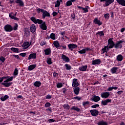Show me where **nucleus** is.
<instances>
[{"instance_id":"7ed1b4c3","label":"nucleus","mask_w":125,"mask_h":125,"mask_svg":"<svg viewBox=\"0 0 125 125\" xmlns=\"http://www.w3.org/2000/svg\"><path fill=\"white\" fill-rule=\"evenodd\" d=\"M108 44L107 45L108 46V48H113L114 46H115V42L113 41V39L110 38L107 41Z\"/></svg>"},{"instance_id":"5701e85b","label":"nucleus","mask_w":125,"mask_h":125,"mask_svg":"<svg viewBox=\"0 0 125 125\" xmlns=\"http://www.w3.org/2000/svg\"><path fill=\"white\" fill-rule=\"evenodd\" d=\"M75 1H76V0H68L65 4V6H71V5H72V4H73L72 2H74Z\"/></svg>"},{"instance_id":"4c0bfd02","label":"nucleus","mask_w":125,"mask_h":125,"mask_svg":"<svg viewBox=\"0 0 125 125\" xmlns=\"http://www.w3.org/2000/svg\"><path fill=\"white\" fill-rule=\"evenodd\" d=\"M9 98V97L8 95H5L4 96H2L0 98V99L1 101H5L6 99H8Z\"/></svg>"},{"instance_id":"72a5a7b5","label":"nucleus","mask_w":125,"mask_h":125,"mask_svg":"<svg viewBox=\"0 0 125 125\" xmlns=\"http://www.w3.org/2000/svg\"><path fill=\"white\" fill-rule=\"evenodd\" d=\"M71 110H74L75 111H77V112H81V109L75 106H72V108H71Z\"/></svg>"},{"instance_id":"2eb2a0df","label":"nucleus","mask_w":125,"mask_h":125,"mask_svg":"<svg viewBox=\"0 0 125 125\" xmlns=\"http://www.w3.org/2000/svg\"><path fill=\"white\" fill-rule=\"evenodd\" d=\"M68 47L70 50H73V49L77 48V47H78V45L74 43L69 44L68 45Z\"/></svg>"},{"instance_id":"9b49d317","label":"nucleus","mask_w":125,"mask_h":125,"mask_svg":"<svg viewBox=\"0 0 125 125\" xmlns=\"http://www.w3.org/2000/svg\"><path fill=\"white\" fill-rule=\"evenodd\" d=\"M37 58V53L32 52L28 56V60H31V59H36Z\"/></svg>"},{"instance_id":"09e8293b","label":"nucleus","mask_w":125,"mask_h":125,"mask_svg":"<svg viewBox=\"0 0 125 125\" xmlns=\"http://www.w3.org/2000/svg\"><path fill=\"white\" fill-rule=\"evenodd\" d=\"M18 75V69L15 68L14 72V76H17Z\"/></svg>"},{"instance_id":"9d476101","label":"nucleus","mask_w":125,"mask_h":125,"mask_svg":"<svg viewBox=\"0 0 125 125\" xmlns=\"http://www.w3.org/2000/svg\"><path fill=\"white\" fill-rule=\"evenodd\" d=\"M91 101H94V102H98L100 101V98L98 96L94 95L92 98H91Z\"/></svg>"},{"instance_id":"338daca9","label":"nucleus","mask_w":125,"mask_h":125,"mask_svg":"<svg viewBox=\"0 0 125 125\" xmlns=\"http://www.w3.org/2000/svg\"><path fill=\"white\" fill-rule=\"evenodd\" d=\"M53 77H54V78H55L56 77H58V73L54 72L53 73Z\"/></svg>"},{"instance_id":"37998d69","label":"nucleus","mask_w":125,"mask_h":125,"mask_svg":"<svg viewBox=\"0 0 125 125\" xmlns=\"http://www.w3.org/2000/svg\"><path fill=\"white\" fill-rule=\"evenodd\" d=\"M96 35V36L97 35H99L100 37H102L104 36V33H103V31H99V32H98Z\"/></svg>"},{"instance_id":"39448f33","label":"nucleus","mask_w":125,"mask_h":125,"mask_svg":"<svg viewBox=\"0 0 125 125\" xmlns=\"http://www.w3.org/2000/svg\"><path fill=\"white\" fill-rule=\"evenodd\" d=\"M4 29L6 32H12V31H13V27L9 24L5 25Z\"/></svg>"},{"instance_id":"c03bdc74","label":"nucleus","mask_w":125,"mask_h":125,"mask_svg":"<svg viewBox=\"0 0 125 125\" xmlns=\"http://www.w3.org/2000/svg\"><path fill=\"white\" fill-rule=\"evenodd\" d=\"M13 30H14V31H16L17 30H18V25L17 23H15Z\"/></svg>"},{"instance_id":"58836bf2","label":"nucleus","mask_w":125,"mask_h":125,"mask_svg":"<svg viewBox=\"0 0 125 125\" xmlns=\"http://www.w3.org/2000/svg\"><path fill=\"white\" fill-rule=\"evenodd\" d=\"M64 66L65 67L66 70H71V69H72V66H71V65H70V64H65L64 65Z\"/></svg>"},{"instance_id":"dca6fc26","label":"nucleus","mask_w":125,"mask_h":125,"mask_svg":"<svg viewBox=\"0 0 125 125\" xmlns=\"http://www.w3.org/2000/svg\"><path fill=\"white\" fill-rule=\"evenodd\" d=\"M99 64H101L100 59H96L92 61V65H99Z\"/></svg>"},{"instance_id":"4be33fe9","label":"nucleus","mask_w":125,"mask_h":125,"mask_svg":"<svg viewBox=\"0 0 125 125\" xmlns=\"http://www.w3.org/2000/svg\"><path fill=\"white\" fill-rule=\"evenodd\" d=\"M80 90H81V89L79 87H76L74 89V94H76V95H79V93H80Z\"/></svg>"},{"instance_id":"774afa93","label":"nucleus","mask_w":125,"mask_h":125,"mask_svg":"<svg viewBox=\"0 0 125 125\" xmlns=\"http://www.w3.org/2000/svg\"><path fill=\"white\" fill-rule=\"evenodd\" d=\"M58 14V13L56 12H53V16L55 17Z\"/></svg>"},{"instance_id":"052dcab7","label":"nucleus","mask_w":125,"mask_h":125,"mask_svg":"<svg viewBox=\"0 0 125 125\" xmlns=\"http://www.w3.org/2000/svg\"><path fill=\"white\" fill-rule=\"evenodd\" d=\"M52 97H51V96H50V95H47V96H46V99H51Z\"/></svg>"},{"instance_id":"cd10ccee","label":"nucleus","mask_w":125,"mask_h":125,"mask_svg":"<svg viewBox=\"0 0 125 125\" xmlns=\"http://www.w3.org/2000/svg\"><path fill=\"white\" fill-rule=\"evenodd\" d=\"M34 85L36 87H40L42 85V83L40 81H36L34 83Z\"/></svg>"},{"instance_id":"79ce46f5","label":"nucleus","mask_w":125,"mask_h":125,"mask_svg":"<svg viewBox=\"0 0 125 125\" xmlns=\"http://www.w3.org/2000/svg\"><path fill=\"white\" fill-rule=\"evenodd\" d=\"M11 50H12V51H13L14 52H16V53L19 52L18 48L12 47L11 48Z\"/></svg>"},{"instance_id":"bf43d9fd","label":"nucleus","mask_w":125,"mask_h":125,"mask_svg":"<svg viewBox=\"0 0 125 125\" xmlns=\"http://www.w3.org/2000/svg\"><path fill=\"white\" fill-rule=\"evenodd\" d=\"M48 121L49 123H54V122H55V120L53 119H50Z\"/></svg>"},{"instance_id":"69168bd1","label":"nucleus","mask_w":125,"mask_h":125,"mask_svg":"<svg viewBox=\"0 0 125 125\" xmlns=\"http://www.w3.org/2000/svg\"><path fill=\"white\" fill-rule=\"evenodd\" d=\"M64 108L70 109V105H69V104H64Z\"/></svg>"},{"instance_id":"864d4df0","label":"nucleus","mask_w":125,"mask_h":125,"mask_svg":"<svg viewBox=\"0 0 125 125\" xmlns=\"http://www.w3.org/2000/svg\"><path fill=\"white\" fill-rule=\"evenodd\" d=\"M45 107H46V108L48 107H50V106H51V104H50V103H46L45 105H44Z\"/></svg>"},{"instance_id":"3c124183","label":"nucleus","mask_w":125,"mask_h":125,"mask_svg":"<svg viewBox=\"0 0 125 125\" xmlns=\"http://www.w3.org/2000/svg\"><path fill=\"white\" fill-rule=\"evenodd\" d=\"M71 18L72 19L73 21H75L76 20V15L75 14H72L71 15Z\"/></svg>"},{"instance_id":"4468645a","label":"nucleus","mask_w":125,"mask_h":125,"mask_svg":"<svg viewBox=\"0 0 125 125\" xmlns=\"http://www.w3.org/2000/svg\"><path fill=\"white\" fill-rule=\"evenodd\" d=\"M45 17H50V14L46 11V10H44V11L42 12V19H45Z\"/></svg>"},{"instance_id":"473e14b6","label":"nucleus","mask_w":125,"mask_h":125,"mask_svg":"<svg viewBox=\"0 0 125 125\" xmlns=\"http://www.w3.org/2000/svg\"><path fill=\"white\" fill-rule=\"evenodd\" d=\"M90 8H89V6H85V8H83L82 9V10L83 11V13H86L88 12V9H89Z\"/></svg>"},{"instance_id":"e433bc0d","label":"nucleus","mask_w":125,"mask_h":125,"mask_svg":"<svg viewBox=\"0 0 125 125\" xmlns=\"http://www.w3.org/2000/svg\"><path fill=\"white\" fill-rule=\"evenodd\" d=\"M117 60H118V61H123V56L122 55H118L117 56Z\"/></svg>"},{"instance_id":"6e6d98bb","label":"nucleus","mask_w":125,"mask_h":125,"mask_svg":"<svg viewBox=\"0 0 125 125\" xmlns=\"http://www.w3.org/2000/svg\"><path fill=\"white\" fill-rule=\"evenodd\" d=\"M7 78L8 77H4L0 78V83H2V82H3V80H4V79H7Z\"/></svg>"},{"instance_id":"2f4dec72","label":"nucleus","mask_w":125,"mask_h":125,"mask_svg":"<svg viewBox=\"0 0 125 125\" xmlns=\"http://www.w3.org/2000/svg\"><path fill=\"white\" fill-rule=\"evenodd\" d=\"M56 35L54 33H51L50 35V38L51 39V40H53V41H55V40H56Z\"/></svg>"},{"instance_id":"f3484780","label":"nucleus","mask_w":125,"mask_h":125,"mask_svg":"<svg viewBox=\"0 0 125 125\" xmlns=\"http://www.w3.org/2000/svg\"><path fill=\"white\" fill-rule=\"evenodd\" d=\"M112 100L111 99H107L104 101H102L101 103L103 106H106L108 103L111 102Z\"/></svg>"},{"instance_id":"e2e57ef3","label":"nucleus","mask_w":125,"mask_h":125,"mask_svg":"<svg viewBox=\"0 0 125 125\" xmlns=\"http://www.w3.org/2000/svg\"><path fill=\"white\" fill-rule=\"evenodd\" d=\"M20 55H21V56H22V57H25V56H26V53H21L20 54Z\"/></svg>"},{"instance_id":"393cba45","label":"nucleus","mask_w":125,"mask_h":125,"mask_svg":"<svg viewBox=\"0 0 125 125\" xmlns=\"http://www.w3.org/2000/svg\"><path fill=\"white\" fill-rule=\"evenodd\" d=\"M36 25L35 24H32L30 30L32 33H35L36 32Z\"/></svg>"},{"instance_id":"bb28decb","label":"nucleus","mask_w":125,"mask_h":125,"mask_svg":"<svg viewBox=\"0 0 125 125\" xmlns=\"http://www.w3.org/2000/svg\"><path fill=\"white\" fill-rule=\"evenodd\" d=\"M45 52V55H49L51 53V50L50 48H47L44 50Z\"/></svg>"},{"instance_id":"0e129e2a","label":"nucleus","mask_w":125,"mask_h":125,"mask_svg":"<svg viewBox=\"0 0 125 125\" xmlns=\"http://www.w3.org/2000/svg\"><path fill=\"white\" fill-rule=\"evenodd\" d=\"M13 56L16 58L17 59H20V57H19V56L16 55H13Z\"/></svg>"},{"instance_id":"ea45409f","label":"nucleus","mask_w":125,"mask_h":125,"mask_svg":"<svg viewBox=\"0 0 125 125\" xmlns=\"http://www.w3.org/2000/svg\"><path fill=\"white\" fill-rule=\"evenodd\" d=\"M36 10L38 12V13H41V12H42V13L44 11V10L42 9H41L40 8H37Z\"/></svg>"},{"instance_id":"7c9ffc66","label":"nucleus","mask_w":125,"mask_h":125,"mask_svg":"<svg viewBox=\"0 0 125 125\" xmlns=\"http://www.w3.org/2000/svg\"><path fill=\"white\" fill-rule=\"evenodd\" d=\"M36 67H37V65H36V64L30 65L28 66V70L32 71V70H34V69H35V68H36Z\"/></svg>"},{"instance_id":"49530a36","label":"nucleus","mask_w":125,"mask_h":125,"mask_svg":"<svg viewBox=\"0 0 125 125\" xmlns=\"http://www.w3.org/2000/svg\"><path fill=\"white\" fill-rule=\"evenodd\" d=\"M104 17L106 20H108L109 19V18L110 17V14L109 13L105 14L104 15Z\"/></svg>"},{"instance_id":"a19ab883","label":"nucleus","mask_w":125,"mask_h":125,"mask_svg":"<svg viewBox=\"0 0 125 125\" xmlns=\"http://www.w3.org/2000/svg\"><path fill=\"white\" fill-rule=\"evenodd\" d=\"M60 4H61L60 1L58 0L55 3V7H59V6H60Z\"/></svg>"},{"instance_id":"f704fd0d","label":"nucleus","mask_w":125,"mask_h":125,"mask_svg":"<svg viewBox=\"0 0 125 125\" xmlns=\"http://www.w3.org/2000/svg\"><path fill=\"white\" fill-rule=\"evenodd\" d=\"M98 125H108V123L104 121H101L98 123Z\"/></svg>"},{"instance_id":"ddd939ff","label":"nucleus","mask_w":125,"mask_h":125,"mask_svg":"<svg viewBox=\"0 0 125 125\" xmlns=\"http://www.w3.org/2000/svg\"><path fill=\"white\" fill-rule=\"evenodd\" d=\"M30 45H31V43L28 42H25L22 44V47H23L24 49H27V48L30 47Z\"/></svg>"},{"instance_id":"a878e982","label":"nucleus","mask_w":125,"mask_h":125,"mask_svg":"<svg viewBox=\"0 0 125 125\" xmlns=\"http://www.w3.org/2000/svg\"><path fill=\"white\" fill-rule=\"evenodd\" d=\"M119 4H121L122 6H125V0H116Z\"/></svg>"},{"instance_id":"0eeeda50","label":"nucleus","mask_w":125,"mask_h":125,"mask_svg":"<svg viewBox=\"0 0 125 125\" xmlns=\"http://www.w3.org/2000/svg\"><path fill=\"white\" fill-rule=\"evenodd\" d=\"M100 1H105L104 6H109L111 3H113V2H114V0H100Z\"/></svg>"},{"instance_id":"f8f14e48","label":"nucleus","mask_w":125,"mask_h":125,"mask_svg":"<svg viewBox=\"0 0 125 125\" xmlns=\"http://www.w3.org/2000/svg\"><path fill=\"white\" fill-rule=\"evenodd\" d=\"M101 96L102 97V98H108V97L110 96V93L109 92H104L102 93Z\"/></svg>"},{"instance_id":"c756f323","label":"nucleus","mask_w":125,"mask_h":125,"mask_svg":"<svg viewBox=\"0 0 125 125\" xmlns=\"http://www.w3.org/2000/svg\"><path fill=\"white\" fill-rule=\"evenodd\" d=\"M53 44L54 46L56 47V48H58L59 47H61V46H60V44H59V42H58V41H54L53 42Z\"/></svg>"},{"instance_id":"aec40b11","label":"nucleus","mask_w":125,"mask_h":125,"mask_svg":"<svg viewBox=\"0 0 125 125\" xmlns=\"http://www.w3.org/2000/svg\"><path fill=\"white\" fill-rule=\"evenodd\" d=\"M93 22L95 24H96L97 25H99V26H101V25H102V22L100 21V20H99L98 19L95 18Z\"/></svg>"},{"instance_id":"412c9836","label":"nucleus","mask_w":125,"mask_h":125,"mask_svg":"<svg viewBox=\"0 0 125 125\" xmlns=\"http://www.w3.org/2000/svg\"><path fill=\"white\" fill-rule=\"evenodd\" d=\"M109 49H110V48H109L108 45L105 46L104 48H102L103 53H107V52L109 51Z\"/></svg>"},{"instance_id":"6e6552de","label":"nucleus","mask_w":125,"mask_h":125,"mask_svg":"<svg viewBox=\"0 0 125 125\" xmlns=\"http://www.w3.org/2000/svg\"><path fill=\"white\" fill-rule=\"evenodd\" d=\"M80 85L79 82H78V80L76 78L73 79L72 81V86L73 87H78Z\"/></svg>"},{"instance_id":"423d86ee","label":"nucleus","mask_w":125,"mask_h":125,"mask_svg":"<svg viewBox=\"0 0 125 125\" xmlns=\"http://www.w3.org/2000/svg\"><path fill=\"white\" fill-rule=\"evenodd\" d=\"M17 14V12H16L15 14L14 13H10L9 14V16L10 18H11V19H14V20H16V21H19V19H18L17 17H16Z\"/></svg>"},{"instance_id":"1a4fd4ad","label":"nucleus","mask_w":125,"mask_h":125,"mask_svg":"<svg viewBox=\"0 0 125 125\" xmlns=\"http://www.w3.org/2000/svg\"><path fill=\"white\" fill-rule=\"evenodd\" d=\"M90 112L91 113V115L93 117H96V116H98V114H99V112L96 109L91 110Z\"/></svg>"},{"instance_id":"5fc2aeb1","label":"nucleus","mask_w":125,"mask_h":125,"mask_svg":"<svg viewBox=\"0 0 125 125\" xmlns=\"http://www.w3.org/2000/svg\"><path fill=\"white\" fill-rule=\"evenodd\" d=\"M0 61H1V62H2V63H3V62H4V61H5V59L4 58V57L1 56L0 58Z\"/></svg>"},{"instance_id":"20e7f679","label":"nucleus","mask_w":125,"mask_h":125,"mask_svg":"<svg viewBox=\"0 0 125 125\" xmlns=\"http://www.w3.org/2000/svg\"><path fill=\"white\" fill-rule=\"evenodd\" d=\"M125 42V41L121 40L117 42L115 44L114 47L115 48H122L123 47V43Z\"/></svg>"},{"instance_id":"680f3d73","label":"nucleus","mask_w":125,"mask_h":125,"mask_svg":"<svg viewBox=\"0 0 125 125\" xmlns=\"http://www.w3.org/2000/svg\"><path fill=\"white\" fill-rule=\"evenodd\" d=\"M84 49L85 52H86V51H89V50H91V49L90 48H88V47H86Z\"/></svg>"},{"instance_id":"f03ea898","label":"nucleus","mask_w":125,"mask_h":125,"mask_svg":"<svg viewBox=\"0 0 125 125\" xmlns=\"http://www.w3.org/2000/svg\"><path fill=\"white\" fill-rule=\"evenodd\" d=\"M4 77H8L7 78H4L5 80L1 84L4 85L5 87H9L12 84V82L13 81V77L11 76L10 77L8 76H4Z\"/></svg>"},{"instance_id":"a18cd8bd","label":"nucleus","mask_w":125,"mask_h":125,"mask_svg":"<svg viewBox=\"0 0 125 125\" xmlns=\"http://www.w3.org/2000/svg\"><path fill=\"white\" fill-rule=\"evenodd\" d=\"M47 63L49 65H51V64H52V62L51 61V59H50V58L47 59Z\"/></svg>"},{"instance_id":"4d7b16f0","label":"nucleus","mask_w":125,"mask_h":125,"mask_svg":"<svg viewBox=\"0 0 125 125\" xmlns=\"http://www.w3.org/2000/svg\"><path fill=\"white\" fill-rule=\"evenodd\" d=\"M73 99H77V100H78V101H80V100H81V99H82V98H81L80 97H75L73 98Z\"/></svg>"},{"instance_id":"de8ad7c7","label":"nucleus","mask_w":125,"mask_h":125,"mask_svg":"<svg viewBox=\"0 0 125 125\" xmlns=\"http://www.w3.org/2000/svg\"><path fill=\"white\" fill-rule=\"evenodd\" d=\"M79 53H80V54H84V53H85V50H84V49H83L81 50H80L78 51Z\"/></svg>"},{"instance_id":"a211bd4d","label":"nucleus","mask_w":125,"mask_h":125,"mask_svg":"<svg viewBox=\"0 0 125 125\" xmlns=\"http://www.w3.org/2000/svg\"><path fill=\"white\" fill-rule=\"evenodd\" d=\"M87 69V65H82L79 68V71H81V72H84L86 71Z\"/></svg>"},{"instance_id":"c85d7f7f","label":"nucleus","mask_w":125,"mask_h":125,"mask_svg":"<svg viewBox=\"0 0 125 125\" xmlns=\"http://www.w3.org/2000/svg\"><path fill=\"white\" fill-rule=\"evenodd\" d=\"M15 2L18 3L20 6H23L24 5V2L22 0H16Z\"/></svg>"},{"instance_id":"13d9d810","label":"nucleus","mask_w":125,"mask_h":125,"mask_svg":"<svg viewBox=\"0 0 125 125\" xmlns=\"http://www.w3.org/2000/svg\"><path fill=\"white\" fill-rule=\"evenodd\" d=\"M97 107H99V104H94L91 106V108H97Z\"/></svg>"},{"instance_id":"8fccbe9b","label":"nucleus","mask_w":125,"mask_h":125,"mask_svg":"<svg viewBox=\"0 0 125 125\" xmlns=\"http://www.w3.org/2000/svg\"><path fill=\"white\" fill-rule=\"evenodd\" d=\"M45 44H46V42L44 41H41V43H40V45L42 46L43 45H45Z\"/></svg>"},{"instance_id":"603ef678","label":"nucleus","mask_w":125,"mask_h":125,"mask_svg":"<svg viewBox=\"0 0 125 125\" xmlns=\"http://www.w3.org/2000/svg\"><path fill=\"white\" fill-rule=\"evenodd\" d=\"M62 86H63L62 83H59L57 85V87H58V88H60L61 87H62Z\"/></svg>"},{"instance_id":"f257e3e1","label":"nucleus","mask_w":125,"mask_h":125,"mask_svg":"<svg viewBox=\"0 0 125 125\" xmlns=\"http://www.w3.org/2000/svg\"><path fill=\"white\" fill-rule=\"evenodd\" d=\"M30 20L34 24H41L40 25V28L42 30H46L47 29V26L45 23V21H43L42 20L40 19H37L35 17H32Z\"/></svg>"},{"instance_id":"c9c22d12","label":"nucleus","mask_w":125,"mask_h":125,"mask_svg":"<svg viewBox=\"0 0 125 125\" xmlns=\"http://www.w3.org/2000/svg\"><path fill=\"white\" fill-rule=\"evenodd\" d=\"M88 105H89V102L86 101L83 102V106L84 108H86Z\"/></svg>"},{"instance_id":"b1692460","label":"nucleus","mask_w":125,"mask_h":125,"mask_svg":"<svg viewBox=\"0 0 125 125\" xmlns=\"http://www.w3.org/2000/svg\"><path fill=\"white\" fill-rule=\"evenodd\" d=\"M118 69H119L118 67H113L110 70L112 74H116V73H117V71H118Z\"/></svg>"},{"instance_id":"6ab92c4d","label":"nucleus","mask_w":125,"mask_h":125,"mask_svg":"<svg viewBox=\"0 0 125 125\" xmlns=\"http://www.w3.org/2000/svg\"><path fill=\"white\" fill-rule=\"evenodd\" d=\"M62 59L65 62H70V59L63 54L62 55Z\"/></svg>"}]
</instances>
